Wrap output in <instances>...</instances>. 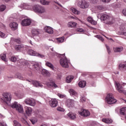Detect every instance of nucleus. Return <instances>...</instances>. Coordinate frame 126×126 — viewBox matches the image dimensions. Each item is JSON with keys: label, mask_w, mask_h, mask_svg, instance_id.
I'll use <instances>...</instances> for the list:
<instances>
[{"label": "nucleus", "mask_w": 126, "mask_h": 126, "mask_svg": "<svg viewBox=\"0 0 126 126\" xmlns=\"http://www.w3.org/2000/svg\"><path fill=\"white\" fill-rule=\"evenodd\" d=\"M115 87L117 91H118L119 93H124L125 91L124 90L123 86H122L120 83L116 82Z\"/></svg>", "instance_id": "nucleus-11"}, {"label": "nucleus", "mask_w": 126, "mask_h": 126, "mask_svg": "<svg viewBox=\"0 0 126 126\" xmlns=\"http://www.w3.org/2000/svg\"><path fill=\"white\" fill-rule=\"evenodd\" d=\"M33 9L35 12L37 13H40L41 14L43 13H46L47 12V10H46V8L40 6L39 5H36L33 7Z\"/></svg>", "instance_id": "nucleus-5"}, {"label": "nucleus", "mask_w": 126, "mask_h": 126, "mask_svg": "<svg viewBox=\"0 0 126 126\" xmlns=\"http://www.w3.org/2000/svg\"><path fill=\"white\" fill-rule=\"evenodd\" d=\"M0 37L1 38H6L7 36L5 35V33L0 31Z\"/></svg>", "instance_id": "nucleus-44"}, {"label": "nucleus", "mask_w": 126, "mask_h": 126, "mask_svg": "<svg viewBox=\"0 0 126 126\" xmlns=\"http://www.w3.org/2000/svg\"><path fill=\"white\" fill-rule=\"evenodd\" d=\"M106 48L107 49V51L108 54H110L111 53V48H110V47L108 46V45H105Z\"/></svg>", "instance_id": "nucleus-46"}, {"label": "nucleus", "mask_w": 126, "mask_h": 126, "mask_svg": "<svg viewBox=\"0 0 126 126\" xmlns=\"http://www.w3.org/2000/svg\"><path fill=\"white\" fill-rule=\"evenodd\" d=\"M40 2L43 5H48L50 3V1H48L46 0H40Z\"/></svg>", "instance_id": "nucleus-38"}, {"label": "nucleus", "mask_w": 126, "mask_h": 126, "mask_svg": "<svg viewBox=\"0 0 126 126\" xmlns=\"http://www.w3.org/2000/svg\"><path fill=\"white\" fill-rule=\"evenodd\" d=\"M106 21L107 22V24H113V23L115 22V19H114V17H113V16H108V18Z\"/></svg>", "instance_id": "nucleus-21"}, {"label": "nucleus", "mask_w": 126, "mask_h": 126, "mask_svg": "<svg viewBox=\"0 0 126 126\" xmlns=\"http://www.w3.org/2000/svg\"><path fill=\"white\" fill-rule=\"evenodd\" d=\"M45 65H46V66H48V67H50V68H51V69H55V67L54 66V65H53V64H52V63L49 62H46L45 63Z\"/></svg>", "instance_id": "nucleus-32"}, {"label": "nucleus", "mask_w": 126, "mask_h": 126, "mask_svg": "<svg viewBox=\"0 0 126 126\" xmlns=\"http://www.w3.org/2000/svg\"><path fill=\"white\" fill-rule=\"evenodd\" d=\"M11 94L9 93H4L2 94V97L1 98L3 102L5 103L8 106H11L9 104L10 101H11Z\"/></svg>", "instance_id": "nucleus-1"}, {"label": "nucleus", "mask_w": 126, "mask_h": 126, "mask_svg": "<svg viewBox=\"0 0 126 126\" xmlns=\"http://www.w3.org/2000/svg\"><path fill=\"white\" fill-rule=\"evenodd\" d=\"M75 103V101L74 100L68 99L66 100L65 105L68 107V108H71V107H73Z\"/></svg>", "instance_id": "nucleus-9"}, {"label": "nucleus", "mask_w": 126, "mask_h": 126, "mask_svg": "<svg viewBox=\"0 0 126 126\" xmlns=\"http://www.w3.org/2000/svg\"><path fill=\"white\" fill-rule=\"evenodd\" d=\"M77 26V23L74 22H69L67 24L68 28H75Z\"/></svg>", "instance_id": "nucleus-20"}, {"label": "nucleus", "mask_w": 126, "mask_h": 126, "mask_svg": "<svg viewBox=\"0 0 126 126\" xmlns=\"http://www.w3.org/2000/svg\"><path fill=\"white\" fill-rule=\"evenodd\" d=\"M18 26V25L16 22H12L10 24V27H11L12 30H16V29H17Z\"/></svg>", "instance_id": "nucleus-22"}, {"label": "nucleus", "mask_w": 126, "mask_h": 126, "mask_svg": "<svg viewBox=\"0 0 126 126\" xmlns=\"http://www.w3.org/2000/svg\"><path fill=\"white\" fill-rule=\"evenodd\" d=\"M41 32H42V31L40 30L33 29L32 31V36H37V35H39V34H41Z\"/></svg>", "instance_id": "nucleus-14"}, {"label": "nucleus", "mask_w": 126, "mask_h": 126, "mask_svg": "<svg viewBox=\"0 0 126 126\" xmlns=\"http://www.w3.org/2000/svg\"><path fill=\"white\" fill-rule=\"evenodd\" d=\"M56 2V3H57V4H58V5H60V6H61V7H63V6L62 5V4H61L57 2Z\"/></svg>", "instance_id": "nucleus-63"}, {"label": "nucleus", "mask_w": 126, "mask_h": 126, "mask_svg": "<svg viewBox=\"0 0 126 126\" xmlns=\"http://www.w3.org/2000/svg\"><path fill=\"white\" fill-rule=\"evenodd\" d=\"M91 23V24H93V25H97V21L93 19V20L92 21Z\"/></svg>", "instance_id": "nucleus-54"}, {"label": "nucleus", "mask_w": 126, "mask_h": 126, "mask_svg": "<svg viewBox=\"0 0 126 126\" xmlns=\"http://www.w3.org/2000/svg\"><path fill=\"white\" fill-rule=\"evenodd\" d=\"M0 126H7V125L4 122H1L0 123Z\"/></svg>", "instance_id": "nucleus-56"}, {"label": "nucleus", "mask_w": 126, "mask_h": 126, "mask_svg": "<svg viewBox=\"0 0 126 126\" xmlns=\"http://www.w3.org/2000/svg\"><path fill=\"white\" fill-rule=\"evenodd\" d=\"M98 0H89V1L91 3H93L95 4V3H97L98 2Z\"/></svg>", "instance_id": "nucleus-49"}, {"label": "nucleus", "mask_w": 126, "mask_h": 126, "mask_svg": "<svg viewBox=\"0 0 126 126\" xmlns=\"http://www.w3.org/2000/svg\"><path fill=\"white\" fill-rule=\"evenodd\" d=\"M69 18H72V19H75V20H79V21H80V22H81V23L83 24L84 23H83V22L80 20H79V19H78L77 17H74L72 16H69Z\"/></svg>", "instance_id": "nucleus-42"}, {"label": "nucleus", "mask_w": 126, "mask_h": 126, "mask_svg": "<svg viewBox=\"0 0 126 126\" xmlns=\"http://www.w3.org/2000/svg\"><path fill=\"white\" fill-rule=\"evenodd\" d=\"M78 85H79V87H81V88H84V87H85V86H86V81H80L78 83Z\"/></svg>", "instance_id": "nucleus-26"}, {"label": "nucleus", "mask_w": 126, "mask_h": 126, "mask_svg": "<svg viewBox=\"0 0 126 126\" xmlns=\"http://www.w3.org/2000/svg\"><path fill=\"white\" fill-rule=\"evenodd\" d=\"M57 95L59 97H60V98H64V97H65V95L61 94H58Z\"/></svg>", "instance_id": "nucleus-55"}, {"label": "nucleus", "mask_w": 126, "mask_h": 126, "mask_svg": "<svg viewBox=\"0 0 126 126\" xmlns=\"http://www.w3.org/2000/svg\"><path fill=\"white\" fill-rule=\"evenodd\" d=\"M120 114L123 115V116H126V107H123L120 109Z\"/></svg>", "instance_id": "nucleus-36"}, {"label": "nucleus", "mask_w": 126, "mask_h": 126, "mask_svg": "<svg viewBox=\"0 0 126 126\" xmlns=\"http://www.w3.org/2000/svg\"><path fill=\"white\" fill-rule=\"evenodd\" d=\"M15 42H16V43H18V44H20V39H15Z\"/></svg>", "instance_id": "nucleus-60"}, {"label": "nucleus", "mask_w": 126, "mask_h": 126, "mask_svg": "<svg viewBox=\"0 0 126 126\" xmlns=\"http://www.w3.org/2000/svg\"><path fill=\"white\" fill-rule=\"evenodd\" d=\"M32 68L37 71L40 70V63L38 62H35L32 65Z\"/></svg>", "instance_id": "nucleus-19"}, {"label": "nucleus", "mask_w": 126, "mask_h": 126, "mask_svg": "<svg viewBox=\"0 0 126 126\" xmlns=\"http://www.w3.org/2000/svg\"><path fill=\"white\" fill-rule=\"evenodd\" d=\"M77 31L78 32H83L82 29H77Z\"/></svg>", "instance_id": "nucleus-59"}, {"label": "nucleus", "mask_w": 126, "mask_h": 126, "mask_svg": "<svg viewBox=\"0 0 126 126\" xmlns=\"http://www.w3.org/2000/svg\"><path fill=\"white\" fill-rule=\"evenodd\" d=\"M122 13L125 15V16H126V9H124L122 11Z\"/></svg>", "instance_id": "nucleus-57"}, {"label": "nucleus", "mask_w": 126, "mask_h": 126, "mask_svg": "<svg viewBox=\"0 0 126 126\" xmlns=\"http://www.w3.org/2000/svg\"><path fill=\"white\" fill-rule=\"evenodd\" d=\"M57 110H58L59 112H64V109L62 107H58Z\"/></svg>", "instance_id": "nucleus-52"}, {"label": "nucleus", "mask_w": 126, "mask_h": 126, "mask_svg": "<svg viewBox=\"0 0 126 126\" xmlns=\"http://www.w3.org/2000/svg\"><path fill=\"white\" fill-rule=\"evenodd\" d=\"M68 63H69V61L67 60L66 57H64V58L60 60V64L63 67H68Z\"/></svg>", "instance_id": "nucleus-7"}, {"label": "nucleus", "mask_w": 126, "mask_h": 126, "mask_svg": "<svg viewBox=\"0 0 126 126\" xmlns=\"http://www.w3.org/2000/svg\"><path fill=\"white\" fill-rule=\"evenodd\" d=\"M41 74H42V75H44V76H47V77L51 76V73H50L49 71L45 69H43L42 70Z\"/></svg>", "instance_id": "nucleus-18"}, {"label": "nucleus", "mask_w": 126, "mask_h": 126, "mask_svg": "<svg viewBox=\"0 0 126 126\" xmlns=\"http://www.w3.org/2000/svg\"><path fill=\"white\" fill-rule=\"evenodd\" d=\"M23 45H18L15 46V49L16 51H21L24 48Z\"/></svg>", "instance_id": "nucleus-33"}, {"label": "nucleus", "mask_w": 126, "mask_h": 126, "mask_svg": "<svg viewBox=\"0 0 126 126\" xmlns=\"http://www.w3.org/2000/svg\"><path fill=\"white\" fill-rule=\"evenodd\" d=\"M27 81H29V82H30L31 83H33V81H34V80H27Z\"/></svg>", "instance_id": "nucleus-62"}, {"label": "nucleus", "mask_w": 126, "mask_h": 126, "mask_svg": "<svg viewBox=\"0 0 126 126\" xmlns=\"http://www.w3.org/2000/svg\"><path fill=\"white\" fill-rule=\"evenodd\" d=\"M30 121L32 124V125H35V123H36L37 122L35 118H32V119H30Z\"/></svg>", "instance_id": "nucleus-50"}, {"label": "nucleus", "mask_w": 126, "mask_h": 126, "mask_svg": "<svg viewBox=\"0 0 126 126\" xmlns=\"http://www.w3.org/2000/svg\"><path fill=\"white\" fill-rule=\"evenodd\" d=\"M105 101L107 104L109 105H112L113 104H115L117 103V99H115L114 95L112 94H109L107 95L105 98Z\"/></svg>", "instance_id": "nucleus-4"}, {"label": "nucleus", "mask_w": 126, "mask_h": 126, "mask_svg": "<svg viewBox=\"0 0 126 126\" xmlns=\"http://www.w3.org/2000/svg\"><path fill=\"white\" fill-rule=\"evenodd\" d=\"M74 78V76H68L66 78V82H67V83H70Z\"/></svg>", "instance_id": "nucleus-28"}, {"label": "nucleus", "mask_w": 126, "mask_h": 126, "mask_svg": "<svg viewBox=\"0 0 126 126\" xmlns=\"http://www.w3.org/2000/svg\"><path fill=\"white\" fill-rule=\"evenodd\" d=\"M70 10L74 14H77V15H79V14H80V11H78L75 8L71 7L70 8Z\"/></svg>", "instance_id": "nucleus-24"}, {"label": "nucleus", "mask_w": 126, "mask_h": 126, "mask_svg": "<svg viewBox=\"0 0 126 126\" xmlns=\"http://www.w3.org/2000/svg\"><path fill=\"white\" fill-rule=\"evenodd\" d=\"M25 103L26 105L34 107L36 105V101L34 98H27L25 100Z\"/></svg>", "instance_id": "nucleus-6"}, {"label": "nucleus", "mask_w": 126, "mask_h": 126, "mask_svg": "<svg viewBox=\"0 0 126 126\" xmlns=\"http://www.w3.org/2000/svg\"><path fill=\"white\" fill-rule=\"evenodd\" d=\"M32 85H33V86H34V87H43L44 86H43V84H42V83H41V82H39L38 81H33L32 83Z\"/></svg>", "instance_id": "nucleus-17"}, {"label": "nucleus", "mask_w": 126, "mask_h": 126, "mask_svg": "<svg viewBox=\"0 0 126 126\" xmlns=\"http://www.w3.org/2000/svg\"><path fill=\"white\" fill-rule=\"evenodd\" d=\"M79 114L83 117H89V116H90L89 111L85 109H82L81 111L79 112Z\"/></svg>", "instance_id": "nucleus-12"}, {"label": "nucleus", "mask_w": 126, "mask_h": 126, "mask_svg": "<svg viewBox=\"0 0 126 126\" xmlns=\"http://www.w3.org/2000/svg\"><path fill=\"white\" fill-rule=\"evenodd\" d=\"M6 8V6L4 5H1L0 6V12H1V11H4L5 10V9Z\"/></svg>", "instance_id": "nucleus-41"}, {"label": "nucleus", "mask_w": 126, "mask_h": 126, "mask_svg": "<svg viewBox=\"0 0 126 126\" xmlns=\"http://www.w3.org/2000/svg\"><path fill=\"white\" fill-rule=\"evenodd\" d=\"M16 57H15V56H12L10 58V60L11 61V62H13V63H15V62H16Z\"/></svg>", "instance_id": "nucleus-43"}, {"label": "nucleus", "mask_w": 126, "mask_h": 126, "mask_svg": "<svg viewBox=\"0 0 126 126\" xmlns=\"http://www.w3.org/2000/svg\"><path fill=\"white\" fill-rule=\"evenodd\" d=\"M96 38H98V39H99V40H100L101 41H102L103 42V41H104V38H103V37H102V36L97 35L96 36Z\"/></svg>", "instance_id": "nucleus-53"}, {"label": "nucleus", "mask_w": 126, "mask_h": 126, "mask_svg": "<svg viewBox=\"0 0 126 126\" xmlns=\"http://www.w3.org/2000/svg\"><path fill=\"white\" fill-rule=\"evenodd\" d=\"M14 126H22L21 124L17 121H14Z\"/></svg>", "instance_id": "nucleus-45"}, {"label": "nucleus", "mask_w": 126, "mask_h": 126, "mask_svg": "<svg viewBox=\"0 0 126 126\" xmlns=\"http://www.w3.org/2000/svg\"><path fill=\"white\" fill-rule=\"evenodd\" d=\"M109 16L107 14H102L100 17V20H102V21H105V20H106L107 21Z\"/></svg>", "instance_id": "nucleus-29"}, {"label": "nucleus", "mask_w": 126, "mask_h": 126, "mask_svg": "<svg viewBox=\"0 0 126 126\" xmlns=\"http://www.w3.org/2000/svg\"><path fill=\"white\" fill-rule=\"evenodd\" d=\"M69 93H70L71 96H77V93L73 89H70L69 90Z\"/></svg>", "instance_id": "nucleus-27"}, {"label": "nucleus", "mask_w": 126, "mask_h": 126, "mask_svg": "<svg viewBox=\"0 0 126 126\" xmlns=\"http://www.w3.org/2000/svg\"><path fill=\"white\" fill-rule=\"evenodd\" d=\"M0 59L3 60V62H7V60L6 59V55L4 54L0 55Z\"/></svg>", "instance_id": "nucleus-39"}, {"label": "nucleus", "mask_w": 126, "mask_h": 126, "mask_svg": "<svg viewBox=\"0 0 126 126\" xmlns=\"http://www.w3.org/2000/svg\"><path fill=\"white\" fill-rule=\"evenodd\" d=\"M119 68L120 69H125L126 70V62L124 63H121L119 64Z\"/></svg>", "instance_id": "nucleus-37"}, {"label": "nucleus", "mask_w": 126, "mask_h": 126, "mask_svg": "<svg viewBox=\"0 0 126 126\" xmlns=\"http://www.w3.org/2000/svg\"><path fill=\"white\" fill-rule=\"evenodd\" d=\"M32 21L29 19H25L22 21L21 24L23 26H29Z\"/></svg>", "instance_id": "nucleus-13"}, {"label": "nucleus", "mask_w": 126, "mask_h": 126, "mask_svg": "<svg viewBox=\"0 0 126 126\" xmlns=\"http://www.w3.org/2000/svg\"><path fill=\"white\" fill-rule=\"evenodd\" d=\"M25 119H27V116H25V118L23 117H22L21 118V121L22 122V123H23V124H24L25 126H30V124L28 123L27 121H26V120H25Z\"/></svg>", "instance_id": "nucleus-23"}, {"label": "nucleus", "mask_w": 126, "mask_h": 126, "mask_svg": "<svg viewBox=\"0 0 126 126\" xmlns=\"http://www.w3.org/2000/svg\"><path fill=\"white\" fill-rule=\"evenodd\" d=\"M113 50L115 53H121L124 50V48L123 47H116L113 48Z\"/></svg>", "instance_id": "nucleus-25"}, {"label": "nucleus", "mask_w": 126, "mask_h": 126, "mask_svg": "<svg viewBox=\"0 0 126 126\" xmlns=\"http://www.w3.org/2000/svg\"><path fill=\"white\" fill-rule=\"evenodd\" d=\"M64 39H65L64 37L62 36L61 37H59V38H57V41H58V43H63L64 42Z\"/></svg>", "instance_id": "nucleus-40"}, {"label": "nucleus", "mask_w": 126, "mask_h": 126, "mask_svg": "<svg viewBox=\"0 0 126 126\" xmlns=\"http://www.w3.org/2000/svg\"><path fill=\"white\" fill-rule=\"evenodd\" d=\"M44 31L48 34H53L54 33V30H53V28L51 27L46 26L44 28Z\"/></svg>", "instance_id": "nucleus-15"}, {"label": "nucleus", "mask_w": 126, "mask_h": 126, "mask_svg": "<svg viewBox=\"0 0 126 126\" xmlns=\"http://www.w3.org/2000/svg\"><path fill=\"white\" fill-rule=\"evenodd\" d=\"M46 85L48 86V87H52V88H57L58 85L56 84L55 82L53 81L51 82H47Z\"/></svg>", "instance_id": "nucleus-16"}, {"label": "nucleus", "mask_w": 126, "mask_h": 126, "mask_svg": "<svg viewBox=\"0 0 126 126\" xmlns=\"http://www.w3.org/2000/svg\"><path fill=\"white\" fill-rule=\"evenodd\" d=\"M68 117L71 119V120H74L76 117L75 116V114L74 113H72V112H69L67 114Z\"/></svg>", "instance_id": "nucleus-31"}, {"label": "nucleus", "mask_w": 126, "mask_h": 126, "mask_svg": "<svg viewBox=\"0 0 126 126\" xmlns=\"http://www.w3.org/2000/svg\"><path fill=\"white\" fill-rule=\"evenodd\" d=\"M49 106L52 108H56L58 106V100L56 98H52L49 101Z\"/></svg>", "instance_id": "nucleus-8"}, {"label": "nucleus", "mask_w": 126, "mask_h": 126, "mask_svg": "<svg viewBox=\"0 0 126 126\" xmlns=\"http://www.w3.org/2000/svg\"><path fill=\"white\" fill-rule=\"evenodd\" d=\"M15 78H19L21 80H25V79L22 76L21 74L18 73L15 75Z\"/></svg>", "instance_id": "nucleus-30"}, {"label": "nucleus", "mask_w": 126, "mask_h": 126, "mask_svg": "<svg viewBox=\"0 0 126 126\" xmlns=\"http://www.w3.org/2000/svg\"><path fill=\"white\" fill-rule=\"evenodd\" d=\"M103 2H106L107 3L111 1V0H101Z\"/></svg>", "instance_id": "nucleus-58"}, {"label": "nucleus", "mask_w": 126, "mask_h": 126, "mask_svg": "<svg viewBox=\"0 0 126 126\" xmlns=\"http://www.w3.org/2000/svg\"><path fill=\"white\" fill-rule=\"evenodd\" d=\"M85 101H86V98H85V96H81L80 101V102H82V103H84V102H85Z\"/></svg>", "instance_id": "nucleus-47"}, {"label": "nucleus", "mask_w": 126, "mask_h": 126, "mask_svg": "<svg viewBox=\"0 0 126 126\" xmlns=\"http://www.w3.org/2000/svg\"><path fill=\"white\" fill-rule=\"evenodd\" d=\"M76 2L78 6L83 9L89 7V2L85 1V0H78Z\"/></svg>", "instance_id": "nucleus-3"}, {"label": "nucleus", "mask_w": 126, "mask_h": 126, "mask_svg": "<svg viewBox=\"0 0 126 126\" xmlns=\"http://www.w3.org/2000/svg\"><path fill=\"white\" fill-rule=\"evenodd\" d=\"M36 57H38V58H44L45 56L43 54H40L39 53H37L35 54Z\"/></svg>", "instance_id": "nucleus-48"}, {"label": "nucleus", "mask_w": 126, "mask_h": 126, "mask_svg": "<svg viewBox=\"0 0 126 126\" xmlns=\"http://www.w3.org/2000/svg\"><path fill=\"white\" fill-rule=\"evenodd\" d=\"M97 8H98V9H99V10H102V9H103V7H102V6H98L97 7Z\"/></svg>", "instance_id": "nucleus-61"}, {"label": "nucleus", "mask_w": 126, "mask_h": 126, "mask_svg": "<svg viewBox=\"0 0 126 126\" xmlns=\"http://www.w3.org/2000/svg\"><path fill=\"white\" fill-rule=\"evenodd\" d=\"M102 121L105 124H112L113 123V120L109 119H103Z\"/></svg>", "instance_id": "nucleus-34"}, {"label": "nucleus", "mask_w": 126, "mask_h": 126, "mask_svg": "<svg viewBox=\"0 0 126 126\" xmlns=\"http://www.w3.org/2000/svg\"><path fill=\"white\" fill-rule=\"evenodd\" d=\"M93 20V18H92V17H89L87 19V21H88V22H90V23H91Z\"/></svg>", "instance_id": "nucleus-51"}, {"label": "nucleus", "mask_w": 126, "mask_h": 126, "mask_svg": "<svg viewBox=\"0 0 126 126\" xmlns=\"http://www.w3.org/2000/svg\"><path fill=\"white\" fill-rule=\"evenodd\" d=\"M10 107L13 109H16V111L20 114H23L24 113V109H23V106L21 104H18L17 102H15L11 104Z\"/></svg>", "instance_id": "nucleus-2"}, {"label": "nucleus", "mask_w": 126, "mask_h": 126, "mask_svg": "<svg viewBox=\"0 0 126 126\" xmlns=\"http://www.w3.org/2000/svg\"><path fill=\"white\" fill-rule=\"evenodd\" d=\"M28 53L29 55H30V56H36V54L37 53V52L34 51L32 49H30L28 51Z\"/></svg>", "instance_id": "nucleus-35"}, {"label": "nucleus", "mask_w": 126, "mask_h": 126, "mask_svg": "<svg viewBox=\"0 0 126 126\" xmlns=\"http://www.w3.org/2000/svg\"><path fill=\"white\" fill-rule=\"evenodd\" d=\"M25 111L26 115H27L28 117H30V116L32 115V112H33V109L31 107L26 106L25 107Z\"/></svg>", "instance_id": "nucleus-10"}, {"label": "nucleus", "mask_w": 126, "mask_h": 126, "mask_svg": "<svg viewBox=\"0 0 126 126\" xmlns=\"http://www.w3.org/2000/svg\"><path fill=\"white\" fill-rule=\"evenodd\" d=\"M123 34L124 35H125V36H126V32H124Z\"/></svg>", "instance_id": "nucleus-64"}]
</instances>
